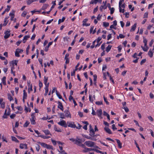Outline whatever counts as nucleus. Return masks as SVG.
I'll return each mask as SVG.
<instances>
[{"label":"nucleus","instance_id":"f257e3e1","mask_svg":"<svg viewBox=\"0 0 154 154\" xmlns=\"http://www.w3.org/2000/svg\"><path fill=\"white\" fill-rule=\"evenodd\" d=\"M6 108L7 109L5 110L4 115L3 116V118L4 119L7 118L6 116H9L10 114V109L9 106L8 107H7Z\"/></svg>","mask_w":154,"mask_h":154},{"label":"nucleus","instance_id":"f03ea898","mask_svg":"<svg viewBox=\"0 0 154 154\" xmlns=\"http://www.w3.org/2000/svg\"><path fill=\"white\" fill-rule=\"evenodd\" d=\"M31 118L30 119V121L31 124L32 125H35V113H32L31 115Z\"/></svg>","mask_w":154,"mask_h":154},{"label":"nucleus","instance_id":"7ed1b4c3","mask_svg":"<svg viewBox=\"0 0 154 154\" xmlns=\"http://www.w3.org/2000/svg\"><path fill=\"white\" fill-rule=\"evenodd\" d=\"M95 143L90 141H86L85 143V144L87 146L89 147H92L94 146Z\"/></svg>","mask_w":154,"mask_h":154},{"label":"nucleus","instance_id":"20e7f679","mask_svg":"<svg viewBox=\"0 0 154 154\" xmlns=\"http://www.w3.org/2000/svg\"><path fill=\"white\" fill-rule=\"evenodd\" d=\"M35 132L38 135V136H37L38 137H41L44 139H48L51 137V136H45L43 135H39L40 133L37 130H35Z\"/></svg>","mask_w":154,"mask_h":154},{"label":"nucleus","instance_id":"39448f33","mask_svg":"<svg viewBox=\"0 0 154 154\" xmlns=\"http://www.w3.org/2000/svg\"><path fill=\"white\" fill-rule=\"evenodd\" d=\"M84 137L86 138L87 139L90 140H91L95 141L97 140V139L96 138V137H93L91 136H89L86 135H85Z\"/></svg>","mask_w":154,"mask_h":154},{"label":"nucleus","instance_id":"423d86ee","mask_svg":"<svg viewBox=\"0 0 154 154\" xmlns=\"http://www.w3.org/2000/svg\"><path fill=\"white\" fill-rule=\"evenodd\" d=\"M147 29L150 30L151 33H154V28L153 27V25H149L147 28Z\"/></svg>","mask_w":154,"mask_h":154},{"label":"nucleus","instance_id":"0eeeda50","mask_svg":"<svg viewBox=\"0 0 154 154\" xmlns=\"http://www.w3.org/2000/svg\"><path fill=\"white\" fill-rule=\"evenodd\" d=\"M67 124L68 125V127H70L72 128H75V125L73 122H67Z\"/></svg>","mask_w":154,"mask_h":154},{"label":"nucleus","instance_id":"6e6552de","mask_svg":"<svg viewBox=\"0 0 154 154\" xmlns=\"http://www.w3.org/2000/svg\"><path fill=\"white\" fill-rule=\"evenodd\" d=\"M5 35L4 38L5 39H7L9 37L10 35V33L9 31H7L5 32Z\"/></svg>","mask_w":154,"mask_h":154},{"label":"nucleus","instance_id":"1a4fd4ad","mask_svg":"<svg viewBox=\"0 0 154 154\" xmlns=\"http://www.w3.org/2000/svg\"><path fill=\"white\" fill-rule=\"evenodd\" d=\"M58 108L60 109L62 111H63V107L62 103L60 101H59L58 102Z\"/></svg>","mask_w":154,"mask_h":154},{"label":"nucleus","instance_id":"9d476101","mask_svg":"<svg viewBox=\"0 0 154 154\" xmlns=\"http://www.w3.org/2000/svg\"><path fill=\"white\" fill-rule=\"evenodd\" d=\"M3 101V99L1 98L0 99V104L2 108H4L5 107V103Z\"/></svg>","mask_w":154,"mask_h":154},{"label":"nucleus","instance_id":"9b49d317","mask_svg":"<svg viewBox=\"0 0 154 154\" xmlns=\"http://www.w3.org/2000/svg\"><path fill=\"white\" fill-rule=\"evenodd\" d=\"M82 141V140L81 139L78 138L77 139H75V141H74V143L75 144L79 145L80 144Z\"/></svg>","mask_w":154,"mask_h":154},{"label":"nucleus","instance_id":"f8f14e48","mask_svg":"<svg viewBox=\"0 0 154 154\" xmlns=\"http://www.w3.org/2000/svg\"><path fill=\"white\" fill-rule=\"evenodd\" d=\"M48 79V77H46V76H45L44 77V83L45 85V86H46V85H48V87L49 83H47V81Z\"/></svg>","mask_w":154,"mask_h":154},{"label":"nucleus","instance_id":"ddd939ff","mask_svg":"<svg viewBox=\"0 0 154 154\" xmlns=\"http://www.w3.org/2000/svg\"><path fill=\"white\" fill-rule=\"evenodd\" d=\"M104 130L106 133L109 134H112V133L110 129L107 127H105L104 128Z\"/></svg>","mask_w":154,"mask_h":154},{"label":"nucleus","instance_id":"4468645a","mask_svg":"<svg viewBox=\"0 0 154 154\" xmlns=\"http://www.w3.org/2000/svg\"><path fill=\"white\" fill-rule=\"evenodd\" d=\"M89 135L93 137H95L96 136V135H95V131L94 130L90 131Z\"/></svg>","mask_w":154,"mask_h":154},{"label":"nucleus","instance_id":"2eb2a0df","mask_svg":"<svg viewBox=\"0 0 154 154\" xmlns=\"http://www.w3.org/2000/svg\"><path fill=\"white\" fill-rule=\"evenodd\" d=\"M87 21H88V19H84L83 20V26H88L90 25V23L86 24V23L87 22Z\"/></svg>","mask_w":154,"mask_h":154},{"label":"nucleus","instance_id":"dca6fc26","mask_svg":"<svg viewBox=\"0 0 154 154\" xmlns=\"http://www.w3.org/2000/svg\"><path fill=\"white\" fill-rule=\"evenodd\" d=\"M52 43H53V42H50L48 43V46H46L45 48V51L47 52V51H48L49 47H50V45H51L52 44Z\"/></svg>","mask_w":154,"mask_h":154},{"label":"nucleus","instance_id":"f3484780","mask_svg":"<svg viewBox=\"0 0 154 154\" xmlns=\"http://www.w3.org/2000/svg\"><path fill=\"white\" fill-rule=\"evenodd\" d=\"M102 114V110L101 109H100L97 110V115L99 117H100Z\"/></svg>","mask_w":154,"mask_h":154},{"label":"nucleus","instance_id":"a211bd4d","mask_svg":"<svg viewBox=\"0 0 154 154\" xmlns=\"http://www.w3.org/2000/svg\"><path fill=\"white\" fill-rule=\"evenodd\" d=\"M43 131L44 133L46 135H49L51 136H52V134L50 132V131L48 130H43Z\"/></svg>","mask_w":154,"mask_h":154},{"label":"nucleus","instance_id":"6ab92c4d","mask_svg":"<svg viewBox=\"0 0 154 154\" xmlns=\"http://www.w3.org/2000/svg\"><path fill=\"white\" fill-rule=\"evenodd\" d=\"M20 147L21 149H23L24 148H25V149H26L27 148V144H23L22 143L20 144Z\"/></svg>","mask_w":154,"mask_h":154},{"label":"nucleus","instance_id":"aec40b11","mask_svg":"<svg viewBox=\"0 0 154 154\" xmlns=\"http://www.w3.org/2000/svg\"><path fill=\"white\" fill-rule=\"evenodd\" d=\"M66 122L65 121L62 120V121L58 122V124L60 125L63 126V125H64V124Z\"/></svg>","mask_w":154,"mask_h":154},{"label":"nucleus","instance_id":"412c9836","mask_svg":"<svg viewBox=\"0 0 154 154\" xmlns=\"http://www.w3.org/2000/svg\"><path fill=\"white\" fill-rule=\"evenodd\" d=\"M116 140L117 143L118 144V146L120 148H121L122 147V143H121L120 141L118 139H116Z\"/></svg>","mask_w":154,"mask_h":154},{"label":"nucleus","instance_id":"4be33fe9","mask_svg":"<svg viewBox=\"0 0 154 154\" xmlns=\"http://www.w3.org/2000/svg\"><path fill=\"white\" fill-rule=\"evenodd\" d=\"M14 11H13L12 13H10L9 14V15L11 16V20H13V19L14 17Z\"/></svg>","mask_w":154,"mask_h":154},{"label":"nucleus","instance_id":"5701e85b","mask_svg":"<svg viewBox=\"0 0 154 154\" xmlns=\"http://www.w3.org/2000/svg\"><path fill=\"white\" fill-rule=\"evenodd\" d=\"M137 24L135 23L132 27L130 30L131 31H133L135 30Z\"/></svg>","mask_w":154,"mask_h":154},{"label":"nucleus","instance_id":"b1692460","mask_svg":"<svg viewBox=\"0 0 154 154\" xmlns=\"http://www.w3.org/2000/svg\"><path fill=\"white\" fill-rule=\"evenodd\" d=\"M23 98H25L26 99L27 97V94L25 90H23Z\"/></svg>","mask_w":154,"mask_h":154},{"label":"nucleus","instance_id":"393cba45","mask_svg":"<svg viewBox=\"0 0 154 154\" xmlns=\"http://www.w3.org/2000/svg\"><path fill=\"white\" fill-rule=\"evenodd\" d=\"M8 17H5L4 19V23H3V26H6V25L8 23V21H7V19H8Z\"/></svg>","mask_w":154,"mask_h":154},{"label":"nucleus","instance_id":"a878e982","mask_svg":"<svg viewBox=\"0 0 154 154\" xmlns=\"http://www.w3.org/2000/svg\"><path fill=\"white\" fill-rule=\"evenodd\" d=\"M56 95L58 97V98L60 99H62V100L64 101V100L62 98V96H61L60 94L57 92V91L56 90Z\"/></svg>","mask_w":154,"mask_h":154},{"label":"nucleus","instance_id":"bb28decb","mask_svg":"<svg viewBox=\"0 0 154 154\" xmlns=\"http://www.w3.org/2000/svg\"><path fill=\"white\" fill-rule=\"evenodd\" d=\"M112 46L110 45H109L108 47L106 48V51L107 52H109L111 49Z\"/></svg>","mask_w":154,"mask_h":154},{"label":"nucleus","instance_id":"cd10ccee","mask_svg":"<svg viewBox=\"0 0 154 154\" xmlns=\"http://www.w3.org/2000/svg\"><path fill=\"white\" fill-rule=\"evenodd\" d=\"M65 112H66V116L67 117H71L70 112L68 110H66Z\"/></svg>","mask_w":154,"mask_h":154},{"label":"nucleus","instance_id":"c85d7f7f","mask_svg":"<svg viewBox=\"0 0 154 154\" xmlns=\"http://www.w3.org/2000/svg\"><path fill=\"white\" fill-rule=\"evenodd\" d=\"M45 92L44 95L45 96H46L47 94L48 91V85H46V86L45 87Z\"/></svg>","mask_w":154,"mask_h":154},{"label":"nucleus","instance_id":"c756f323","mask_svg":"<svg viewBox=\"0 0 154 154\" xmlns=\"http://www.w3.org/2000/svg\"><path fill=\"white\" fill-rule=\"evenodd\" d=\"M48 6V5L46 4H45L43 5V6L42 7L41 9V10H45L46 9Z\"/></svg>","mask_w":154,"mask_h":154},{"label":"nucleus","instance_id":"7c9ffc66","mask_svg":"<svg viewBox=\"0 0 154 154\" xmlns=\"http://www.w3.org/2000/svg\"><path fill=\"white\" fill-rule=\"evenodd\" d=\"M65 18L64 17H63L62 19H59L58 22V24H59L63 22L65 20Z\"/></svg>","mask_w":154,"mask_h":154},{"label":"nucleus","instance_id":"2f4dec72","mask_svg":"<svg viewBox=\"0 0 154 154\" xmlns=\"http://www.w3.org/2000/svg\"><path fill=\"white\" fill-rule=\"evenodd\" d=\"M141 47L142 48L143 50L145 51H147L148 49V48L147 46H144V47H143L142 46H141Z\"/></svg>","mask_w":154,"mask_h":154},{"label":"nucleus","instance_id":"473e14b6","mask_svg":"<svg viewBox=\"0 0 154 154\" xmlns=\"http://www.w3.org/2000/svg\"><path fill=\"white\" fill-rule=\"evenodd\" d=\"M11 139L13 141H14L18 143L19 141L17 140L16 137H14L12 136L11 137Z\"/></svg>","mask_w":154,"mask_h":154},{"label":"nucleus","instance_id":"72a5a7b5","mask_svg":"<svg viewBox=\"0 0 154 154\" xmlns=\"http://www.w3.org/2000/svg\"><path fill=\"white\" fill-rule=\"evenodd\" d=\"M75 125V128H76L78 129H80L81 128L82 126V125L79 123H77V124Z\"/></svg>","mask_w":154,"mask_h":154},{"label":"nucleus","instance_id":"f704fd0d","mask_svg":"<svg viewBox=\"0 0 154 154\" xmlns=\"http://www.w3.org/2000/svg\"><path fill=\"white\" fill-rule=\"evenodd\" d=\"M8 98L10 101L13 100V98L11 97L10 94H8Z\"/></svg>","mask_w":154,"mask_h":154},{"label":"nucleus","instance_id":"c9c22d12","mask_svg":"<svg viewBox=\"0 0 154 154\" xmlns=\"http://www.w3.org/2000/svg\"><path fill=\"white\" fill-rule=\"evenodd\" d=\"M148 55L150 56V57H151L153 56V52L150 49L148 53Z\"/></svg>","mask_w":154,"mask_h":154},{"label":"nucleus","instance_id":"e433bc0d","mask_svg":"<svg viewBox=\"0 0 154 154\" xmlns=\"http://www.w3.org/2000/svg\"><path fill=\"white\" fill-rule=\"evenodd\" d=\"M143 42L144 44V46H147V41L144 37H143Z\"/></svg>","mask_w":154,"mask_h":154},{"label":"nucleus","instance_id":"4c0bfd02","mask_svg":"<svg viewBox=\"0 0 154 154\" xmlns=\"http://www.w3.org/2000/svg\"><path fill=\"white\" fill-rule=\"evenodd\" d=\"M103 25L105 27H107L109 25V23L107 22H103Z\"/></svg>","mask_w":154,"mask_h":154},{"label":"nucleus","instance_id":"58836bf2","mask_svg":"<svg viewBox=\"0 0 154 154\" xmlns=\"http://www.w3.org/2000/svg\"><path fill=\"white\" fill-rule=\"evenodd\" d=\"M17 61L16 60H13L11 61V63L12 65H14V64H15L16 65H17Z\"/></svg>","mask_w":154,"mask_h":154},{"label":"nucleus","instance_id":"ea45409f","mask_svg":"<svg viewBox=\"0 0 154 154\" xmlns=\"http://www.w3.org/2000/svg\"><path fill=\"white\" fill-rule=\"evenodd\" d=\"M29 124V122L28 121H26L25 123L24 124L23 126L26 127H27Z\"/></svg>","mask_w":154,"mask_h":154},{"label":"nucleus","instance_id":"a19ab883","mask_svg":"<svg viewBox=\"0 0 154 154\" xmlns=\"http://www.w3.org/2000/svg\"><path fill=\"white\" fill-rule=\"evenodd\" d=\"M41 144L42 146L45 148H47V147L48 146V144L44 143H41Z\"/></svg>","mask_w":154,"mask_h":154},{"label":"nucleus","instance_id":"79ce46f5","mask_svg":"<svg viewBox=\"0 0 154 154\" xmlns=\"http://www.w3.org/2000/svg\"><path fill=\"white\" fill-rule=\"evenodd\" d=\"M84 149H85L84 150H83V151H82V152H87L89 151V148H88L85 147V148H84Z\"/></svg>","mask_w":154,"mask_h":154},{"label":"nucleus","instance_id":"37998d69","mask_svg":"<svg viewBox=\"0 0 154 154\" xmlns=\"http://www.w3.org/2000/svg\"><path fill=\"white\" fill-rule=\"evenodd\" d=\"M95 103L97 105H100L102 104L103 102L102 101H97Z\"/></svg>","mask_w":154,"mask_h":154},{"label":"nucleus","instance_id":"c03bdc74","mask_svg":"<svg viewBox=\"0 0 154 154\" xmlns=\"http://www.w3.org/2000/svg\"><path fill=\"white\" fill-rule=\"evenodd\" d=\"M103 99L104 101L106 102V104L107 105H109V103L107 101V98L105 97L104 96H103Z\"/></svg>","mask_w":154,"mask_h":154},{"label":"nucleus","instance_id":"a18cd8bd","mask_svg":"<svg viewBox=\"0 0 154 154\" xmlns=\"http://www.w3.org/2000/svg\"><path fill=\"white\" fill-rule=\"evenodd\" d=\"M34 1V0H29L27 1V4L29 5Z\"/></svg>","mask_w":154,"mask_h":154},{"label":"nucleus","instance_id":"49530a36","mask_svg":"<svg viewBox=\"0 0 154 154\" xmlns=\"http://www.w3.org/2000/svg\"><path fill=\"white\" fill-rule=\"evenodd\" d=\"M110 14H112L113 13L114 11V8H110Z\"/></svg>","mask_w":154,"mask_h":154},{"label":"nucleus","instance_id":"de8ad7c7","mask_svg":"<svg viewBox=\"0 0 154 154\" xmlns=\"http://www.w3.org/2000/svg\"><path fill=\"white\" fill-rule=\"evenodd\" d=\"M105 43H104L101 46V48L103 50H104L105 48Z\"/></svg>","mask_w":154,"mask_h":154},{"label":"nucleus","instance_id":"09e8293b","mask_svg":"<svg viewBox=\"0 0 154 154\" xmlns=\"http://www.w3.org/2000/svg\"><path fill=\"white\" fill-rule=\"evenodd\" d=\"M123 108L124 109L125 111L127 112H128L129 111V109L126 106L124 107Z\"/></svg>","mask_w":154,"mask_h":154},{"label":"nucleus","instance_id":"8fccbe9b","mask_svg":"<svg viewBox=\"0 0 154 154\" xmlns=\"http://www.w3.org/2000/svg\"><path fill=\"white\" fill-rule=\"evenodd\" d=\"M47 148L48 149H51L52 150L53 149V146L51 145H48V146L47 147Z\"/></svg>","mask_w":154,"mask_h":154},{"label":"nucleus","instance_id":"3c124183","mask_svg":"<svg viewBox=\"0 0 154 154\" xmlns=\"http://www.w3.org/2000/svg\"><path fill=\"white\" fill-rule=\"evenodd\" d=\"M39 87H40L39 90H40L41 89V88L42 87V85H43L42 83L40 81H39Z\"/></svg>","mask_w":154,"mask_h":154},{"label":"nucleus","instance_id":"603ef678","mask_svg":"<svg viewBox=\"0 0 154 154\" xmlns=\"http://www.w3.org/2000/svg\"><path fill=\"white\" fill-rule=\"evenodd\" d=\"M54 129L55 131H57V132H61V130L60 129H57V127L55 126H54Z\"/></svg>","mask_w":154,"mask_h":154},{"label":"nucleus","instance_id":"864d4df0","mask_svg":"<svg viewBox=\"0 0 154 154\" xmlns=\"http://www.w3.org/2000/svg\"><path fill=\"white\" fill-rule=\"evenodd\" d=\"M148 14V12L145 13L143 15V18H147Z\"/></svg>","mask_w":154,"mask_h":154},{"label":"nucleus","instance_id":"5fc2aeb1","mask_svg":"<svg viewBox=\"0 0 154 154\" xmlns=\"http://www.w3.org/2000/svg\"><path fill=\"white\" fill-rule=\"evenodd\" d=\"M30 37L29 35H26L23 37V39L24 40H27V39Z\"/></svg>","mask_w":154,"mask_h":154},{"label":"nucleus","instance_id":"6e6d98bb","mask_svg":"<svg viewBox=\"0 0 154 154\" xmlns=\"http://www.w3.org/2000/svg\"><path fill=\"white\" fill-rule=\"evenodd\" d=\"M36 149L37 151H38L40 149V146L38 145H37V146H36Z\"/></svg>","mask_w":154,"mask_h":154},{"label":"nucleus","instance_id":"4d7b16f0","mask_svg":"<svg viewBox=\"0 0 154 154\" xmlns=\"http://www.w3.org/2000/svg\"><path fill=\"white\" fill-rule=\"evenodd\" d=\"M15 56L17 57H19L20 56L19 53L16 50L15 52Z\"/></svg>","mask_w":154,"mask_h":154},{"label":"nucleus","instance_id":"13d9d810","mask_svg":"<svg viewBox=\"0 0 154 154\" xmlns=\"http://www.w3.org/2000/svg\"><path fill=\"white\" fill-rule=\"evenodd\" d=\"M38 61L40 63V64H41V66L42 67L43 66L42 64V60L41 59H39Z\"/></svg>","mask_w":154,"mask_h":154},{"label":"nucleus","instance_id":"bf43d9fd","mask_svg":"<svg viewBox=\"0 0 154 154\" xmlns=\"http://www.w3.org/2000/svg\"><path fill=\"white\" fill-rule=\"evenodd\" d=\"M7 8L5 9V10L6 12V11H8L10 10V7H11L9 5H8L7 6Z\"/></svg>","mask_w":154,"mask_h":154},{"label":"nucleus","instance_id":"052dcab7","mask_svg":"<svg viewBox=\"0 0 154 154\" xmlns=\"http://www.w3.org/2000/svg\"><path fill=\"white\" fill-rule=\"evenodd\" d=\"M32 91V85H30V88H29V89H28V93H30V91Z\"/></svg>","mask_w":154,"mask_h":154},{"label":"nucleus","instance_id":"680f3d73","mask_svg":"<svg viewBox=\"0 0 154 154\" xmlns=\"http://www.w3.org/2000/svg\"><path fill=\"white\" fill-rule=\"evenodd\" d=\"M60 118H62V119H64V115L63 114V113H60Z\"/></svg>","mask_w":154,"mask_h":154},{"label":"nucleus","instance_id":"e2e57ef3","mask_svg":"<svg viewBox=\"0 0 154 154\" xmlns=\"http://www.w3.org/2000/svg\"><path fill=\"white\" fill-rule=\"evenodd\" d=\"M29 46L28 45V47H27L26 50V54L27 55L28 54V52H29Z\"/></svg>","mask_w":154,"mask_h":154},{"label":"nucleus","instance_id":"0e129e2a","mask_svg":"<svg viewBox=\"0 0 154 154\" xmlns=\"http://www.w3.org/2000/svg\"><path fill=\"white\" fill-rule=\"evenodd\" d=\"M94 3H95V4H96L97 3V2L96 1V0H94V1L92 0L90 2V4H93Z\"/></svg>","mask_w":154,"mask_h":154},{"label":"nucleus","instance_id":"69168bd1","mask_svg":"<svg viewBox=\"0 0 154 154\" xmlns=\"http://www.w3.org/2000/svg\"><path fill=\"white\" fill-rule=\"evenodd\" d=\"M91 97H92L91 95H89V100L92 103L93 102V100Z\"/></svg>","mask_w":154,"mask_h":154},{"label":"nucleus","instance_id":"338daca9","mask_svg":"<svg viewBox=\"0 0 154 154\" xmlns=\"http://www.w3.org/2000/svg\"><path fill=\"white\" fill-rule=\"evenodd\" d=\"M146 61V59H143L140 62V64L141 65H142L143 63H145Z\"/></svg>","mask_w":154,"mask_h":154},{"label":"nucleus","instance_id":"774afa93","mask_svg":"<svg viewBox=\"0 0 154 154\" xmlns=\"http://www.w3.org/2000/svg\"><path fill=\"white\" fill-rule=\"evenodd\" d=\"M101 38L99 37H98L97 40V43H99L100 41L101 40Z\"/></svg>","mask_w":154,"mask_h":154}]
</instances>
